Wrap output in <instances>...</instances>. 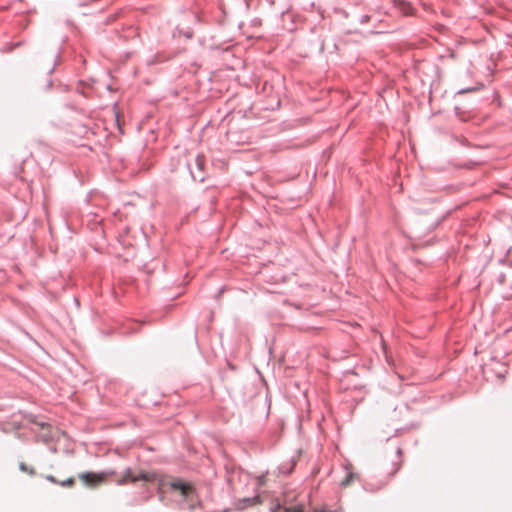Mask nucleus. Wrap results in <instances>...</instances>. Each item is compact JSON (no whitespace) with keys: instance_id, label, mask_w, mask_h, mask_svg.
<instances>
[{"instance_id":"f257e3e1","label":"nucleus","mask_w":512,"mask_h":512,"mask_svg":"<svg viewBox=\"0 0 512 512\" xmlns=\"http://www.w3.org/2000/svg\"><path fill=\"white\" fill-rule=\"evenodd\" d=\"M140 480H142V481H150V480H152V477L149 474H147V473H145L143 471H141L139 473H134V472H132L131 469H127L125 471L124 475L122 476V478L117 480V483L119 485H124V484H126L128 482L135 483V482L140 481Z\"/></svg>"},{"instance_id":"f03ea898","label":"nucleus","mask_w":512,"mask_h":512,"mask_svg":"<svg viewBox=\"0 0 512 512\" xmlns=\"http://www.w3.org/2000/svg\"><path fill=\"white\" fill-rule=\"evenodd\" d=\"M106 473L86 472L79 475V479L90 487H96L102 484L106 479Z\"/></svg>"},{"instance_id":"7ed1b4c3","label":"nucleus","mask_w":512,"mask_h":512,"mask_svg":"<svg viewBox=\"0 0 512 512\" xmlns=\"http://www.w3.org/2000/svg\"><path fill=\"white\" fill-rule=\"evenodd\" d=\"M171 487L174 490L180 491V493L183 496H188L189 493L192 491V486L189 483H184V482H181V481H177V482L171 483Z\"/></svg>"},{"instance_id":"20e7f679","label":"nucleus","mask_w":512,"mask_h":512,"mask_svg":"<svg viewBox=\"0 0 512 512\" xmlns=\"http://www.w3.org/2000/svg\"><path fill=\"white\" fill-rule=\"evenodd\" d=\"M284 512H303L302 505H292L284 507Z\"/></svg>"},{"instance_id":"39448f33","label":"nucleus","mask_w":512,"mask_h":512,"mask_svg":"<svg viewBox=\"0 0 512 512\" xmlns=\"http://www.w3.org/2000/svg\"><path fill=\"white\" fill-rule=\"evenodd\" d=\"M75 484V479L73 477H70L64 481L60 482V485L63 487H72Z\"/></svg>"},{"instance_id":"423d86ee","label":"nucleus","mask_w":512,"mask_h":512,"mask_svg":"<svg viewBox=\"0 0 512 512\" xmlns=\"http://www.w3.org/2000/svg\"><path fill=\"white\" fill-rule=\"evenodd\" d=\"M19 467L23 472L29 473L30 475H33L35 473L34 469L28 468L25 463H20Z\"/></svg>"},{"instance_id":"0eeeda50","label":"nucleus","mask_w":512,"mask_h":512,"mask_svg":"<svg viewBox=\"0 0 512 512\" xmlns=\"http://www.w3.org/2000/svg\"><path fill=\"white\" fill-rule=\"evenodd\" d=\"M204 161H205L204 156H202V155L197 156V158H196V164H197V166H198V168H199L200 170H202V169H203Z\"/></svg>"},{"instance_id":"6e6552de","label":"nucleus","mask_w":512,"mask_h":512,"mask_svg":"<svg viewBox=\"0 0 512 512\" xmlns=\"http://www.w3.org/2000/svg\"><path fill=\"white\" fill-rule=\"evenodd\" d=\"M244 501L247 502L249 505H256L260 502L258 497L247 498Z\"/></svg>"},{"instance_id":"1a4fd4ad","label":"nucleus","mask_w":512,"mask_h":512,"mask_svg":"<svg viewBox=\"0 0 512 512\" xmlns=\"http://www.w3.org/2000/svg\"><path fill=\"white\" fill-rule=\"evenodd\" d=\"M45 478H46L48 481L52 482V483H55V484H59V485H60V482H59V481H57V480H56V478H55L54 476H52V475H46V476H45Z\"/></svg>"},{"instance_id":"9d476101","label":"nucleus","mask_w":512,"mask_h":512,"mask_svg":"<svg viewBox=\"0 0 512 512\" xmlns=\"http://www.w3.org/2000/svg\"><path fill=\"white\" fill-rule=\"evenodd\" d=\"M316 512H343L342 510H334V511H325V510H319Z\"/></svg>"}]
</instances>
